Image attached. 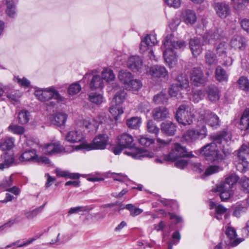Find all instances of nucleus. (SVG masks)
<instances>
[{
	"label": "nucleus",
	"instance_id": "52",
	"mask_svg": "<svg viewBox=\"0 0 249 249\" xmlns=\"http://www.w3.org/2000/svg\"><path fill=\"white\" fill-rule=\"evenodd\" d=\"M21 92L18 90H15L7 94V97L12 101L18 102L21 96Z\"/></svg>",
	"mask_w": 249,
	"mask_h": 249
},
{
	"label": "nucleus",
	"instance_id": "42",
	"mask_svg": "<svg viewBox=\"0 0 249 249\" xmlns=\"http://www.w3.org/2000/svg\"><path fill=\"white\" fill-rule=\"evenodd\" d=\"M237 83L241 89L245 91H249V80L247 77L241 76L239 78Z\"/></svg>",
	"mask_w": 249,
	"mask_h": 249
},
{
	"label": "nucleus",
	"instance_id": "59",
	"mask_svg": "<svg viewBox=\"0 0 249 249\" xmlns=\"http://www.w3.org/2000/svg\"><path fill=\"white\" fill-rule=\"evenodd\" d=\"M91 208H89L88 207L78 206L71 208L68 212L69 214L78 213L80 212L89 211Z\"/></svg>",
	"mask_w": 249,
	"mask_h": 249
},
{
	"label": "nucleus",
	"instance_id": "24",
	"mask_svg": "<svg viewBox=\"0 0 249 249\" xmlns=\"http://www.w3.org/2000/svg\"><path fill=\"white\" fill-rule=\"evenodd\" d=\"M176 81L175 84L181 89H185L186 91L189 90V82L186 74L181 73L179 74L177 76Z\"/></svg>",
	"mask_w": 249,
	"mask_h": 249
},
{
	"label": "nucleus",
	"instance_id": "39",
	"mask_svg": "<svg viewBox=\"0 0 249 249\" xmlns=\"http://www.w3.org/2000/svg\"><path fill=\"white\" fill-rule=\"evenodd\" d=\"M215 47L216 53L219 56L226 55L228 44L225 41L219 42Z\"/></svg>",
	"mask_w": 249,
	"mask_h": 249
},
{
	"label": "nucleus",
	"instance_id": "11",
	"mask_svg": "<svg viewBox=\"0 0 249 249\" xmlns=\"http://www.w3.org/2000/svg\"><path fill=\"white\" fill-rule=\"evenodd\" d=\"M191 81L193 84L199 86L206 83L207 78L204 76L203 71L200 68H194L190 72Z\"/></svg>",
	"mask_w": 249,
	"mask_h": 249
},
{
	"label": "nucleus",
	"instance_id": "64",
	"mask_svg": "<svg viewBox=\"0 0 249 249\" xmlns=\"http://www.w3.org/2000/svg\"><path fill=\"white\" fill-rule=\"evenodd\" d=\"M188 162L184 159H178L176 160L175 163V166L180 169H183L185 166H187Z\"/></svg>",
	"mask_w": 249,
	"mask_h": 249
},
{
	"label": "nucleus",
	"instance_id": "62",
	"mask_svg": "<svg viewBox=\"0 0 249 249\" xmlns=\"http://www.w3.org/2000/svg\"><path fill=\"white\" fill-rule=\"evenodd\" d=\"M247 210V207L246 206L242 205H237L235 207L234 214L236 216H239L242 213H245Z\"/></svg>",
	"mask_w": 249,
	"mask_h": 249
},
{
	"label": "nucleus",
	"instance_id": "51",
	"mask_svg": "<svg viewBox=\"0 0 249 249\" xmlns=\"http://www.w3.org/2000/svg\"><path fill=\"white\" fill-rule=\"evenodd\" d=\"M125 208L129 211L130 215L133 216L138 215L143 212L142 209L136 208L131 204L126 205Z\"/></svg>",
	"mask_w": 249,
	"mask_h": 249
},
{
	"label": "nucleus",
	"instance_id": "54",
	"mask_svg": "<svg viewBox=\"0 0 249 249\" xmlns=\"http://www.w3.org/2000/svg\"><path fill=\"white\" fill-rule=\"evenodd\" d=\"M81 89L80 84L77 83H74L71 84L68 89V91L70 95H74L78 93Z\"/></svg>",
	"mask_w": 249,
	"mask_h": 249
},
{
	"label": "nucleus",
	"instance_id": "15",
	"mask_svg": "<svg viewBox=\"0 0 249 249\" xmlns=\"http://www.w3.org/2000/svg\"><path fill=\"white\" fill-rule=\"evenodd\" d=\"M126 65L132 71H138L142 68V62L139 56L136 55L131 56L128 59Z\"/></svg>",
	"mask_w": 249,
	"mask_h": 249
},
{
	"label": "nucleus",
	"instance_id": "36",
	"mask_svg": "<svg viewBox=\"0 0 249 249\" xmlns=\"http://www.w3.org/2000/svg\"><path fill=\"white\" fill-rule=\"evenodd\" d=\"M240 125L241 129H247L249 128V108L246 109L241 119H240Z\"/></svg>",
	"mask_w": 249,
	"mask_h": 249
},
{
	"label": "nucleus",
	"instance_id": "7",
	"mask_svg": "<svg viewBox=\"0 0 249 249\" xmlns=\"http://www.w3.org/2000/svg\"><path fill=\"white\" fill-rule=\"evenodd\" d=\"M35 95L41 102L48 101L52 99L56 100L57 102L64 100V98L53 87H50L44 90H37L35 91Z\"/></svg>",
	"mask_w": 249,
	"mask_h": 249
},
{
	"label": "nucleus",
	"instance_id": "9",
	"mask_svg": "<svg viewBox=\"0 0 249 249\" xmlns=\"http://www.w3.org/2000/svg\"><path fill=\"white\" fill-rule=\"evenodd\" d=\"M199 118L206 124L212 127H217L219 125L220 121L218 117L210 110L202 109L199 112Z\"/></svg>",
	"mask_w": 249,
	"mask_h": 249
},
{
	"label": "nucleus",
	"instance_id": "44",
	"mask_svg": "<svg viewBox=\"0 0 249 249\" xmlns=\"http://www.w3.org/2000/svg\"><path fill=\"white\" fill-rule=\"evenodd\" d=\"M125 96L126 93L125 91L124 90H120L115 94L111 103L112 104H117L121 105L124 102Z\"/></svg>",
	"mask_w": 249,
	"mask_h": 249
},
{
	"label": "nucleus",
	"instance_id": "53",
	"mask_svg": "<svg viewBox=\"0 0 249 249\" xmlns=\"http://www.w3.org/2000/svg\"><path fill=\"white\" fill-rule=\"evenodd\" d=\"M221 170H222V168L220 166L216 165H212L206 169L204 174L206 176H210L217 173Z\"/></svg>",
	"mask_w": 249,
	"mask_h": 249
},
{
	"label": "nucleus",
	"instance_id": "55",
	"mask_svg": "<svg viewBox=\"0 0 249 249\" xmlns=\"http://www.w3.org/2000/svg\"><path fill=\"white\" fill-rule=\"evenodd\" d=\"M204 97V94L203 91L198 90L194 92L190 99L195 103H198L199 101L202 100Z\"/></svg>",
	"mask_w": 249,
	"mask_h": 249
},
{
	"label": "nucleus",
	"instance_id": "31",
	"mask_svg": "<svg viewBox=\"0 0 249 249\" xmlns=\"http://www.w3.org/2000/svg\"><path fill=\"white\" fill-rule=\"evenodd\" d=\"M215 78L219 82L227 81L229 75L226 71L221 66H218L215 70Z\"/></svg>",
	"mask_w": 249,
	"mask_h": 249
},
{
	"label": "nucleus",
	"instance_id": "16",
	"mask_svg": "<svg viewBox=\"0 0 249 249\" xmlns=\"http://www.w3.org/2000/svg\"><path fill=\"white\" fill-rule=\"evenodd\" d=\"M154 120L160 122L169 117V111L165 107H156L152 111Z\"/></svg>",
	"mask_w": 249,
	"mask_h": 249
},
{
	"label": "nucleus",
	"instance_id": "40",
	"mask_svg": "<svg viewBox=\"0 0 249 249\" xmlns=\"http://www.w3.org/2000/svg\"><path fill=\"white\" fill-rule=\"evenodd\" d=\"M55 172L58 177H66L70 178L77 179L79 178L78 174L70 173L67 171L62 170L60 169H56Z\"/></svg>",
	"mask_w": 249,
	"mask_h": 249
},
{
	"label": "nucleus",
	"instance_id": "18",
	"mask_svg": "<svg viewBox=\"0 0 249 249\" xmlns=\"http://www.w3.org/2000/svg\"><path fill=\"white\" fill-rule=\"evenodd\" d=\"M149 74L154 77H165L168 75V71L164 66L155 65L151 67L149 71Z\"/></svg>",
	"mask_w": 249,
	"mask_h": 249
},
{
	"label": "nucleus",
	"instance_id": "32",
	"mask_svg": "<svg viewBox=\"0 0 249 249\" xmlns=\"http://www.w3.org/2000/svg\"><path fill=\"white\" fill-rule=\"evenodd\" d=\"M204 57L205 63L209 66L215 65L218 63L216 54L212 51H207Z\"/></svg>",
	"mask_w": 249,
	"mask_h": 249
},
{
	"label": "nucleus",
	"instance_id": "50",
	"mask_svg": "<svg viewBox=\"0 0 249 249\" xmlns=\"http://www.w3.org/2000/svg\"><path fill=\"white\" fill-rule=\"evenodd\" d=\"M153 100L156 104H159L167 102L168 98L165 93L161 92L155 95Z\"/></svg>",
	"mask_w": 249,
	"mask_h": 249
},
{
	"label": "nucleus",
	"instance_id": "46",
	"mask_svg": "<svg viewBox=\"0 0 249 249\" xmlns=\"http://www.w3.org/2000/svg\"><path fill=\"white\" fill-rule=\"evenodd\" d=\"M30 119V113L27 110H22L18 115V122L22 124H27Z\"/></svg>",
	"mask_w": 249,
	"mask_h": 249
},
{
	"label": "nucleus",
	"instance_id": "26",
	"mask_svg": "<svg viewBox=\"0 0 249 249\" xmlns=\"http://www.w3.org/2000/svg\"><path fill=\"white\" fill-rule=\"evenodd\" d=\"M83 125L89 132L95 133L98 128V123L93 118L85 119L83 121Z\"/></svg>",
	"mask_w": 249,
	"mask_h": 249
},
{
	"label": "nucleus",
	"instance_id": "19",
	"mask_svg": "<svg viewBox=\"0 0 249 249\" xmlns=\"http://www.w3.org/2000/svg\"><path fill=\"white\" fill-rule=\"evenodd\" d=\"M160 129L162 133L169 136H172L175 134L177 126L171 121H166L161 124Z\"/></svg>",
	"mask_w": 249,
	"mask_h": 249
},
{
	"label": "nucleus",
	"instance_id": "41",
	"mask_svg": "<svg viewBox=\"0 0 249 249\" xmlns=\"http://www.w3.org/2000/svg\"><path fill=\"white\" fill-rule=\"evenodd\" d=\"M141 122L140 118L133 117L127 120L126 124L129 128L137 129L140 127Z\"/></svg>",
	"mask_w": 249,
	"mask_h": 249
},
{
	"label": "nucleus",
	"instance_id": "4",
	"mask_svg": "<svg viewBox=\"0 0 249 249\" xmlns=\"http://www.w3.org/2000/svg\"><path fill=\"white\" fill-rule=\"evenodd\" d=\"M238 180V178L234 174L227 177L224 182L216 184L213 189L214 192H220V197L222 200H226L233 195L232 188Z\"/></svg>",
	"mask_w": 249,
	"mask_h": 249
},
{
	"label": "nucleus",
	"instance_id": "60",
	"mask_svg": "<svg viewBox=\"0 0 249 249\" xmlns=\"http://www.w3.org/2000/svg\"><path fill=\"white\" fill-rule=\"evenodd\" d=\"M139 141L141 144L145 146H149L154 142V140L153 139L144 136H142L139 139Z\"/></svg>",
	"mask_w": 249,
	"mask_h": 249
},
{
	"label": "nucleus",
	"instance_id": "30",
	"mask_svg": "<svg viewBox=\"0 0 249 249\" xmlns=\"http://www.w3.org/2000/svg\"><path fill=\"white\" fill-rule=\"evenodd\" d=\"M118 76L119 80L124 84V88L133 78L131 73L126 70L120 71Z\"/></svg>",
	"mask_w": 249,
	"mask_h": 249
},
{
	"label": "nucleus",
	"instance_id": "21",
	"mask_svg": "<svg viewBox=\"0 0 249 249\" xmlns=\"http://www.w3.org/2000/svg\"><path fill=\"white\" fill-rule=\"evenodd\" d=\"M189 44L192 54L194 56L196 57L201 53L202 50V43L200 39L198 38L191 39Z\"/></svg>",
	"mask_w": 249,
	"mask_h": 249
},
{
	"label": "nucleus",
	"instance_id": "23",
	"mask_svg": "<svg viewBox=\"0 0 249 249\" xmlns=\"http://www.w3.org/2000/svg\"><path fill=\"white\" fill-rule=\"evenodd\" d=\"M67 118L66 114L62 112H57L51 117L52 124L57 126H61L65 124Z\"/></svg>",
	"mask_w": 249,
	"mask_h": 249
},
{
	"label": "nucleus",
	"instance_id": "8",
	"mask_svg": "<svg viewBox=\"0 0 249 249\" xmlns=\"http://www.w3.org/2000/svg\"><path fill=\"white\" fill-rule=\"evenodd\" d=\"M189 156L185 147L178 143H176L174 148L168 154L164 156V160L169 162H174L179 158L188 157Z\"/></svg>",
	"mask_w": 249,
	"mask_h": 249
},
{
	"label": "nucleus",
	"instance_id": "61",
	"mask_svg": "<svg viewBox=\"0 0 249 249\" xmlns=\"http://www.w3.org/2000/svg\"><path fill=\"white\" fill-rule=\"evenodd\" d=\"M241 184L243 190L247 193H249V178L244 177L241 179Z\"/></svg>",
	"mask_w": 249,
	"mask_h": 249
},
{
	"label": "nucleus",
	"instance_id": "57",
	"mask_svg": "<svg viewBox=\"0 0 249 249\" xmlns=\"http://www.w3.org/2000/svg\"><path fill=\"white\" fill-rule=\"evenodd\" d=\"M13 182L12 176L4 178L0 183V189H4L7 191V189H8L13 184Z\"/></svg>",
	"mask_w": 249,
	"mask_h": 249
},
{
	"label": "nucleus",
	"instance_id": "48",
	"mask_svg": "<svg viewBox=\"0 0 249 249\" xmlns=\"http://www.w3.org/2000/svg\"><path fill=\"white\" fill-rule=\"evenodd\" d=\"M182 89L180 88L175 83L171 85L169 89V94L171 97L178 98L180 96V90Z\"/></svg>",
	"mask_w": 249,
	"mask_h": 249
},
{
	"label": "nucleus",
	"instance_id": "12",
	"mask_svg": "<svg viewBox=\"0 0 249 249\" xmlns=\"http://www.w3.org/2000/svg\"><path fill=\"white\" fill-rule=\"evenodd\" d=\"M64 150V148L58 142H50L45 144L42 151L46 155H53L59 153Z\"/></svg>",
	"mask_w": 249,
	"mask_h": 249
},
{
	"label": "nucleus",
	"instance_id": "37",
	"mask_svg": "<svg viewBox=\"0 0 249 249\" xmlns=\"http://www.w3.org/2000/svg\"><path fill=\"white\" fill-rule=\"evenodd\" d=\"M111 106L109 107V112L113 116L114 118L116 119L117 117L122 114L124 112L122 107L121 105L117 104L111 103Z\"/></svg>",
	"mask_w": 249,
	"mask_h": 249
},
{
	"label": "nucleus",
	"instance_id": "38",
	"mask_svg": "<svg viewBox=\"0 0 249 249\" xmlns=\"http://www.w3.org/2000/svg\"><path fill=\"white\" fill-rule=\"evenodd\" d=\"M196 20V13L192 10H187L185 12L184 21L187 24H193Z\"/></svg>",
	"mask_w": 249,
	"mask_h": 249
},
{
	"label": "nucleus",
	"instance_id": "14",
	"mask_svg": "<svg viewBox=\"0 0 249 249\" xmlns=\"http://www.w3.org/2000/svg\"><path fill=\"white\" fill-rule=\"evenodd\" d=\"M158 41L155 35H150L146 36L141 42L140 49L142 52L146 51L150 47L157 44Z\"/></svg>",
	"mask_w": 249,
	"mask_h": 249
},
{
	"label": "nucleus",
	"instance_id": "13",
	"mask_svg": "<svg viewBox=\"0 0 249 249\" xmlns=\"http://www.w3.org/2000/svg\"><path fill=\"white\" fill-rule=\"evenodd\" d=\"M214 9L217 15L221 18H225L231 13V9L229 5L225 2L215 3Z\"/></svg>",
	"mask_w": 249,
	"mask_h": 249
},
{
	"label": "nucleus",
	"instance_id": "1",
	"mask_svg": "<svg viewBox=\"0 0 249 249\" xmlns=\"http://www.w3.org/2000/svg\"><path fill=\"white\" fill-rule=\"evenodd\" d=\"M231 138V135L228 132L223 131L220 133L215 136L212 142L206 144L201 148L200 154L207 160L216 163L220 162L223 158L220 155L216 144H221L223 140H227L228 139Z\"/></svg>",
	"mask_w": 249,
	"mask_h": 249
},
{
	"label": "nucleus",
	"instance_id": "22",
	"mask_svg": "<svg viewBox=\"0 0 249 249\" xmlns=\"http://www.w3.org/2000/svg\"><path fill=\"white\" fill-rule=\"evenodd\" d=\"M231 46L235 50H244L246 47L245 39L240 36H234L231 39Z\"/></svg>",
	"mask_w": 249,
	"mask_h": 249
},
{
	"label": "nucleus",
	"instance_id": "17",
	"mask_svg": "<svg viewBox=\"0 0 249 249\" xmlns=\"http://www.w3.org/2000/svg\"><path fill=\"white\" fill-rule=\"evenodd\" d=\"M83 138L84 137L82 131L77 129L69 131L65 136L66 141L71 143L80 142Z\"/></svg>",
	"mask_w": 249,
	"mask_h": 249
},
{
	"label": "nucleus",
	"instance_id": "58",
	"mask_svg": "<svg viewBox=\"0 0 249 249\" xmlns=\"http://www.w3.org/2000/svg\"><path fill=\"white\" fill-rule=\"evenodd\" d=\"M43 208V206L38 208L35 209L31 211L27 212L25 213V216L28 219H32L36 217L40 213Z\"/></svg>",
	"mask_w": 249,
	"mask_h": 249
},
{
	"label": "nucleus",
	"instance_id": "28",
	"mask_svg": "<svg viewBox=\"0 0 249 249\" xmlns=\"http://www.w3.org/2000/svg\"><path fill=\"white\" fill-rule=\"evenodd\" d=\"M89 86L91 89H102L104 86V82L100 75L95 74L92 76Z\"/></svg>",
	"mask_w": 249,
	"mask_h": 249
},
{
	"label": "nucleus",
	"instance_id": "43",
	"mask_svg": "<svg viewBox=\"0 0 249 249\" xmlns=\"http://www.w3.org/2000/svg\"><path fill=\"white\" fill-rule=\"evenodd\" d=\"M2 158H3L4 161L0 163V170L8 167L14 162V159L12 156L8 155L6 153L2 155Z\"/></svg>",
	"mask_w": 249,
	"mask_h": 249
},
{
	"label": "nucleus",
	"instance_id": "29",
	"mask_svg": "<svg viewBox=\"0 0 249 249\" xmlns=\"http://www.w3.org/2000/svg\"><path fill=\"white\" fill-rule=\"evenodd\" d=\"M36 158V151L35 149H31L23 152L19 159L21 161H35Z\"/></svg>",
	"mask_w": 249,
	"mask_h": 249
},
{
	"label": "nucleus",
	"instance_id": "5",
	"mask_svg": "<svg viewBox=\"0 0 249 249\" xmlns=\"http://www.w3.org/2000/svg\"><path fill=\"white\" fill-rule=\"evenodd\" d=\"M108 137L106 134H99L95 137L92 142H83L76 146V149H86L88 151L91 150H103L106 148L108 143Z\"/></svg>",
	"mask_w": 249,
	"mask_h": 249
},
{
	"label": "nucleus",
	"instance_id": "35",
	"mask_svg": "<svg viewBox=\"0 0 249 249\" xmlns=\"http://www.w3.org/2000/svg\"><path fill=\"white\" fill-rule=\"evenodd\" d=\"M214 207L216 212L215 217L218 220H220L222 218L221 215L226 213L227 209L222 205H216L213 202H211L210 208L213 209Z\"/></svg>",
	"mask_w": 249,
	"mask_h": 249
},
{
	"label": "nucleus",
	"instance_id": "10",
	"mask_svg": "<svg viewBox=\"0 0 249 249\" xmlns=\"http://www.w3.org/2000/svg\"><path fill=\"white\" fill-rule=\"evenodd\" d=\"M207 128L204 125L199 130L191 129L187 130L183 136V139L187 142H192L199 138H203L207 135Z\"/></svg>",
	"mask_w": 249,
	"mask_h": 249
},
{
	"label": "nucleus",
	"instance_id": "45",
	"mask_svg": "<svg viewBox=\"0 0 249 249\" xmlns=\"http://www.w3.org/2000/svg\"><path fill=\"white\" fill-rule=\"evenodd\" d=\"M101 74L103 80H105L107 82L112 81L114 79L115 75L112 71L110 69L107 68L104 69Z\"/></svg>",
	"mask_w": 249,
	"mask_h": 249
},
{
	"label": "nucleus",
	"instance_id": "20",
	"mask_svg": "<svg viewBox=\"0 0 249 249\" xmlns=\"http://www.w3.org/2000/svg\"><path fill=\"white\" fill-rule=\"evenodd\" d=\"M206 93L209 100L212 102H216L220 97V91L218 88L214 85H211L207 87Z\"/></svg>",
	"mask_w": 249,
	"mask_h": 249
},
{
	"label": "nucleus",
	"instance_id": "34",
	"mask_svg": "<svg viewBox=\"0 0 249 249\" xmlns=\"http://www.w3.org/2000/svg\"><path fill=\"white\" fill-rule=\"evenodd\" d=\"M15 140L12 137L5 138L0 144L2 150H9L14 146Z\"/></svg>",
	"mask_w": 249,
	"mask_h": 249
},
{
	"label": "nucleus",
	"instance_id": "25",
	"mask_svg": "<svg viewBox=\"0 0 249 249\" xmlns=\"http://www.w3.org/2000/svg\"><path fill=\"white\" fill-rule=\"evenodd\" d=\"M226 234L231 240L229 244H231L232 246H236L242 241L240 239H234L237 235L235 229L233 228L228 227L226 230Z\"/></svg>",
	"mask_w": 249,
	"mask_h": 249
},
{
	"label": "nucleus",
	"instance_id": "2",
	"mask_svg": "<svg viewBox=\"0 0 249 249\" xmlns=\"http://www.w3.org/2000/svg\"><path fill=\"white\" fill-rule=\"evenodd\" d=\"M163 46L165 50L163 52V57L165 62L170 68L174 67L178 62L176 53L173 50L174 49H182L185 46L183 41L178 40L171 34L167 35L163 42Z\"/></svg>",
	"mask_w": 249,
	"mask_h": 249
},
{
	"label": "nucleus",
	"instance_id": "56",
	"mask_svg": "<svg viewBox=\"0 0 249 249\" xmlns=\"http://www.w3.org/2000/svg\"><path fill=\"white\" fill-rule=\"evenodd\" d=\"M8 129L12 133L18 135H21L24 132L23 127L16 124H11L9 126Z\"/></svg>",
	"mask_w": 249,
	"mask_h": 249
},
{
	"label": "nucleus",
	"instance_id": "47",
	"mask_svg": "<svg viewBox=\"0 0 249 249\" xmlns=\"http://www.w3.org/2000/svg\"><path fill=\"white\" fill-rule=\"evenodd\" d=\"M147 130L149 133L157 136L159 134L160 129L156 124L152 120H149L147 123Z\"/></svg>",
	"mask_w": 249,
	"mask_h": 249
},
{
	"label": "nucleus",
	"instance_id": "63",
	"mask_svg": "<svg viewBox=\"0 0 249 249\" xmlns=\"http://www.w3.org/2000/svg\"><path fill=\"white\" fill-rule=\"evenodd\" d=\"M167 5L177 8L180 5V0H164Z\"/></svg>",
	"mask_w": 249,
	"mask_h": 249
},
{
	"label": "nucleus",
	"instance_id": "49",
	"mask_svg": "<svg viewBox=\"0 0 249 249\" xmlns=\"http://www.w3.org/2000/svg\"><path fill=\"white\" fill-rule=\"evenodd\" d=\"M89 99L92 103L99 105L103 102V97L100 94L91 93L89 94Z\"/></svg>",
	"mask_w": 249,
	"mask_h": 249
},
{
	"label": "nucleus",
	"instance_id": "27",
	"mask_svg": "<svg viewBox=\"0 0 249 249\" xmlns=\"http://www.w3.org/2000/svg\"><path fill=\"white\" fill-rule=\"evenodd\" d=\"M204 38L206 39L205 43L214 44L215 41L220 39V36L218 30L214 29L213 31L208 32Z\"/></svg>",
	"mask_w": 249,
	"mask_h": 249
},
{
	"label": "nucleus",
	"instance_id": "33",
	"mask_svg": "<svg viewBox=\"0 0 249 249\" xmlns=\"http://www.w3.org/2000/svg\"><path fill=\"white\" fill-rule=\"evenodd\" d=\"M142 86V83L140 80L132 78L125 88L129 90L137 91L141 88Z\"/></svg>",
	"mask_w": 249,
	"mask_h": 249
},
{
	"label": "nucleus",
	"instance_id": "3",
	"mask_svg": "<svg viewBox=\"0 0 249 249\" xmlns=\"http://www.w3.org/2000/svg\"><path fill=\"white\" fill-rule=\"evenodd\" d=\"M132 136L127 133H124L118 137V141L121 145L128 149L124 153L135 159L141 160L143 158H152L153 154L142 148L134 146Z\"/></svg>",
	"mask_w": 249,
	"mask_h": 249
},
{
	"label": "nucleus",
	"instance_id": "6",
	"mask_svg": "<svg viewBox=\"0 0 249 249\" xmlns=\"http://www.w3.org/2000/svg\"><path fill=\"white\" fill-rule=\"evenodd\" d=\"M176 117L179 123L186 125L190 124L193 122L194 115L190 106L183 104L178 107L176 112Z\"/></svg>",
	"mask_w": 249,
	"mask_h": 249
}]
</instances>
